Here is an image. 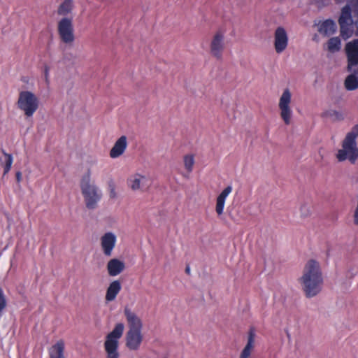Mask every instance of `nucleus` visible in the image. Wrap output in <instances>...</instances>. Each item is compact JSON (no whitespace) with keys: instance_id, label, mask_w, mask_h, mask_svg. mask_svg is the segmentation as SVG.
I'll list each match as a JSON object with an SVG mask.
<instances>
[{"instance_id":"1","label":"nucleus","mask_w":358,"mask_h":358,"mask_svg":"<svg viewBox=\"0 0 358 358\" xmlns=\"http://www.w3.org/2000/svg\"><path fill=\"white\" fill-rule=\"evenodd\" d=\"M300 282L308 298L315 296L322 291L324 280L319 262L312 259L306 263Z\"/></svg>"},{"instance_id":"2","label":"nucleus","mask_w":358,"mask_h":358,"mask_svg":"<svg viewBox=\"0 0 358 358\" xmlns=\"http://www.w3.org/2000/svg\"><path fill=\"white\" fill-rule=\"evenodd\" d=\"M358 137V124L355 125L350 131L347 133L342 141L341 148L336 155L337 160L340 162L348 160L355 164L358 159V147L357 138Z\"/></svg>"},{"instance_id":"3","label":"nucleus","mask_w":358,"mask_h":358,"mask_svg":"<svg viewBox=\"0 0 358 358\" xmlns=\"http://www.w3.org/2000/svg\"><path fill=\"white\" fill-rule=\"evenodd\" d=\"M345 49L351 73L346 78L345 85L347 90H354L358 88V39L347 43Z\"/></svg>"},{"instance_id":"4","label":"nucleus","mask_w":358,"mask_h":358,"mask_svg":"<svg viewBox=\"0 0 358 358\" xmlns=\"http://www.w3.org/2000/svg\"><path fill=\"white\" fill-rule=\"evenodd\" d=\"M80 189L86 207L89 209H94L102 197V192L91 181L90 172L83 176L80 181Z\"/></svg>"},{"instance_id":"5","label":"nucleus","mask_w":358,"mask_h":358,"mask_svg":"<svg viewBox=\"0 0 358 358\" xmlns=\"http://www.w3.org/2000/svg\"><path fill=\"white\" fill-rule=\"evenodd\" d=\"M124 329L122 323H118L115 328L106 337L104 350L106 354V358H119L118 352L119 340L122 337Z\"/></svg>"},{"instance_id":"6","label":"nucleus","mask_w":358,"mask_h":358,"mask_svg":"<svg viewBox=\"0 0 358 358\" xmlns=\"http://www.w3.org/2000/svg\"><path fill=\"white\" fill-rule=\"evenodd\" d=\"M37 96L30 91H21L19 93L17 107L27 117H31L38 108Z\"/></svg>"},{"instance_id":"7","label":"nucleus","mask_w":358,"mask_h":358,"mask_svg":"<svg viewBox=\"0 0 358 358\" xmlns=\"http://www.w3.org/2000/svg\"><path fill=\"white\" fill-rule=\"evenodd\" d=\"M291 102L292 93L288 88H286L280 95L278 102L280 117L285 124H289L291 123L293 115Z\"/></svg>"},{"instance_id":"8","label":"nucleus","mask_w":358,"mask_h":358,"mask_svg":"<svg viewBox=\"0 0 358 358\" xmlns=\"http://www.w3.org/2000/svg\"><path fill=\"white\" fill-rule=\"evenodd\" d=\"M57 29L59 37L63 43L71 45L74 42V29L71 19L62 18L58 22Z\"/></svg>"},{"instance_id":"9","label":"nucleus","mask_w":358,"mask_h":358,"mask_svg":"<svg viewBox=\"0 0 358 358\" xmlns=\"http://www.w3.org/2000/svg\"><path fill=\"white\" fill-rule=\"evenodd\" d=\"M224 31L217 30L213 36L210 43V54L217 59H221L225 48Z\"/></svg>"},{"instance_id":"10","label":"nucleus","mask_w":358,"mask_h":358,"mask_svg":"<svg viewBox=\"0 0 358 358\" xmlns=\"http://www.w3.org/2000/svg\"><path fill=\"white\" fill-rule=\"evenodd\" d=\"M289 36L286 29L282 27H278L273 34V47L276 53H282L288 47Z\"/></svg>"},{"instance_id":"11","label":"nucleus","mask_w":358,"mask_h":358,"mask_svg":"<svg viewBox=\"0 0 358 358\" xmlns=\"http://www.w3.org/2000/svg\"><path fill=\"white\" fill-rule=\"evenodd\" d=\"M117 243L116 235L111 231H108L102 235L100 238V245L103 255L106 257H110Z\"/></svg>"},{"instance_id":"12","label":"nucleus","mask_w":358,"mask_h":358,"mask_svg":"<svg viewBox=\"0 0 358 358\" xmlns=\"http://www.w3.org/2000/svg\"><path fill=\"white\" fill-rule=\"evenodd\" d=\"M149 178L147 176L136 173L129 176L127 185L133 191L143 190L148 187Z\"/></svg>"},{"instance_id":"13","label":"nucleus","mask_w":358,"mask_h":358,"mask_svg":"<svg viewBox=\"0 0 358 358\" xmlns=\"http://www.w3.org/2000/svg\"><path fill=\"white\" fill-rule=\"evenodd\" d=\"M143 339L142 330H128L126 334V345L131 350H137Z\"/></svg>"},{"instance_id":"14","label":"nucleus","mask_w":358,"mask_h":358,"mask_svg":"<svg viewBox=\"0 0 358 358\" xmlns=\"http://www.w3.org/2000/svg\"><path fill=\"white\" fill-rule=\"evenodd\" d=\"M256 331L250 328L248 334L247 343L242 350L239 358H252V354L255 348Z\"/></svg>"},{"instance_id":"15","label":"nucleus","mask_w":358,"mask_h":358,"mask_svg":"<svg viewBox=\"0 0 358 358\" xmlns=\"http://www.w3.org/2000/svg\"><path fill=\"white\" fill-rule=\"evenodd\" d=\"M124 313L128 323L129 330H142V320L134 311L126 307L124 309Z\"/></svg>"},{"instance_id":"16","label":"nucleus","mask_w":358,"mask_h":358,"mask_svg":"<svg viewBox=\"0 0 358 358\" xmlns=\"http://www.w3.org/2000/svg\"><path fill=\"white\" fill-rule=\"evenodd\" d=\"M108 273L110 276L115 277L120 275L125 268L124 262L117 258L110 259L106 265Z\"/></svg>"},{"instance_id":"17","label":"nucleus","mask_w":358,"mask_h":358,"mask_svg":"<svg viewBox=\"0 0 358 358\" xmlns=\"http://www.w3.org/2000/svg\"><path fill=\"white\" fill-rule=\"evenodd\" d=\"M318 32L324 36H329L334 34L337 30V25L332 20H326L317 24Z\"/></svg>"},{"instance_id":"18","label":"nucleus","mask_w":358,"mask_h":358,"mask_svg":"<svg viewBox=\"0 0 358 358\" xmlns=\"http://www.w3.org/2000/svg\"><path fill=\"white\" fill-rule=\"evenodd\" d=\"M127 147V138L125 136L120 137L110 151V157L115 159L121 156Z\"/></svg>"},{"instance_id":"19","label":"nucleus","mask_w":358,"mask_h":358,"mask_svg":"<svg viewBox=\"0 0 358 358\" xmlns=\"http://www.w3.org/2000/svg\"><path fill=\"white\" fill-rule=\"evenodd\" d=\"M122 289V285L119 280H113L109 284L106 289L105 300L107 302L114 301Z\"/></svg>"},{"instance_id":"20","label":"nucleus","mask_w":358,"mask_h":358,"mask_svg":"<svg viewBox=\"0 0 358 358\" xmlns=\"http://www.w3.org/2000/svg\"><path fill=\"white\" fill-rule=\"evenodd\" d=\"M64 348V342L62 340L58 341L49 349L50 358H66Z\"/></svg>"},{"instance_id":"21","label":"nucleus","mask_w":358,"mask_h":358,"mask_svg":"<svg viewBox=\"0 0 358 358\" xmlns=\"http://www.w3.org/2000/svg\"><path fill=\"white\" fill-rule=\"evenodd\" d=\"M351 5L348 4L343 8L338 20L340 25L353 24L354 22L351 15Z\"/></svg>"},{"instance_id":"22","label":"nucleus","mask_w":358,"mask_h":358,"mask_svg":"<svg viewBox=\"0 0 358 358\" xmlns=\"http://www.w3.org/2000/svg\"><path fill=\"white\" fill-rule=\"evenodd\" d=\"M327 45L329 52H337L341 48V41L339 37H332L328 41Z\"/></svg>"},{"instance_id":"23","label":"nucleus","mask_w":358,"mask_h":358,"mask_svg":"<svg viewBox=\"0 0 358 358\" xmlns=\"http://www.w3.org/2000/svg\"><path fill=\"white\" fill-rule=\"evenodd\" d=\"M73 8L72 0H64V2L59 6L58 8V14L61 15H66L71 12Z\"/></svg>"},{"instance_id":"24","label":"nucleus","mask_w":358,"mask_h":358,"mask_svg":"<svg viewBox=\"0 0 358 358\" xmlns=\"http://www.w3.org/2000/svg\"><path fill=\"white\" fill-rule=\"evenodd\" d=\"M341 27V35L343 39L346 40L349 38L353 33L352 24H344L340 25Z\"/></svg>"},{"instance_id":"25","label":"nucleus","mask_w":358,"mask_h":358,"mask_svg":"<svg viewBox=\"0 0 358 358\" xmlns=\"http://www.w3.org/2000/svg\"><path fill=\"white\" fill-rule=\"evenodd\" d=\"M194 164V158L192 155H188L184 157V166L188 173L192 171Z\"/></svg>"},{"instance_id":"26","label":"nucleus","mask_w":358,"mask_h":358,"mask_svg":"<svg viewBox=\"0 0 358 358\" xmlns=\"http://www.w3.org/2000/svg\"><path fill=\"white\" fill-rule=\"evenodd\" d=\"M3 155L6 158L3 174L6 175V173H8L9 172V171L11 169L13 159L10 154H8V153H6L3 152Z\"/></svg>"},{"instance_id":"27","label":"nucleus","mask_w":358,"mask_h":358,"mask_svg":"<svg viewBox=\"0 0 358 358\" xmlns=\"http://www.w3.org/2000/svg\"><path fill=\"white\" fill-rule=\"evenodd\" d=\"M225 201L217 198L215 210L218 215L223 213Z\"/></svg>"},{"instance_id":"28","label":"nucleus","mask_w":358,"mask_h":358,"mask_svg":"<svg viewBox=\"0 0 358 358\" xmlns=\"http://www.w3.org/2000/svg\"><path fill=\"white\" fill-rule=\"evenodd\" d=\"M231 191L232 187L229 185L222 191V192L218 195L217 198L225 201L227 197L231 192Z\"/></svg>"},{"instance_id":"29","label":"nucleus","mask_w":358,"mask_h":358,"mask_svg":"<svg viewBox=\"0 0 358 358\" xmlns=\"http://www.w3.org/2000/svg\"><path fill=\"white\" fill-rule=\"evenodd\" d=\"M6 306V301L3 294L1 289L0 288V312H1Z\"/></svg>"},{"instance_id":"30","label":"nucleus","mask_w":358,"mask_h":358,"mask_svg":"<svg viewBox=\"0 0 358 358\" xmlns=\"http://www.w3.org/2000/svg\"><path fill=\"white\" fill-rule=\"evenodd\" d=\"M301 211L303 216H307L310 214V208L308 205L304 204L301 207Z\"/></svg>"},{"instance_id":"31","label":"nucleus","mask_w":358,"mask_h":358,"mask_svg":"<svg viewBox=\"0 0 358 358\" xmlns=\"http://www.w3.org/2000/svg\"><path fill=\"white\" fill-rule=\"evenodd\" d=\"M44 76H45V81L48 82L49 69L48 66L45 67Z\"/></svg>"},{"instance_id":"32","label":"nucleus","mask_w":358,"mask_h":358,"mask_svg":"<svg viewBox=\"0 0 358 358\" xmlns=\"http://www.w3.org/2000/svg\"><path fill=\"white\" fill-rule=\"evenodd\" d=\"M16 180L18 182L22 180V173L20 171L16 173Z\"/></svg>"},{"instance_id":"33","label":"nucleus","mask_w":358,"mask_h":358,"mask_svg":"<svg viewBox=\"0 0 358 358\" xmlns=\"http://www.w3.org/2000/svg\"><path fill=\"white\" fill-rule=\"evenodd\" d=\"M355 26H356V27H357V34H358V20H355Z\"/></svg>"},{"instance_id":"34","label":"nucleus","mask_w":358,"mask_h":358,"mask_svg":"<svg viewBox=\"0 0 358 358\" xmlns=\"http://www.w3.org/2000/svg\"><path fill=\"white\" fill-rule=\"evenodd\" d=\"M185 270H186V272H187V273H189L190 272V268H189V267H187Z\"/></svg>"},{"instance_id":"35","label":"nucleus","mask_w":358,"mask_h":358,"mask_svg":"<svg viewBox=\"0 0 358 358\" xmlns=\"http://www.w3.org/2000/svg\"><path fill=\"white\" fill-rule=\"evenodd\" d=\"M357 8H358V0H357Z\"/></svg>"}]
</instances>
